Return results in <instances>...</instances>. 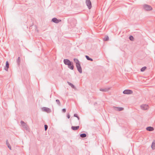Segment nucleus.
Instances as JSON below:
<instances>
[{
	"mask_svg": "<svg viewBox=\"0 0 155 155\" xmlns=\"http://www.w3.org/2000/svg\"><path fill=\"white\" fill-rule=\"evenodd\" d=\"M21 126L24 129L26 130H28L29 129V127L27 124L23 121L21 120Z\"/></svg>",
	"mask_w": 155,
	"mask_h": 155,
	"instance_id": "1",
	"label": "nucleus"
},
{
	"mask_svg": "<svg viewBox=\"0 0 155 155\" xmlns=\"http://www.w3.org/2000/svg\"><path fill=\"white\" fill-rule=\"evenodd\" d=\"M143 8L146 11H150L152 10V8L151 6L148 5H144Z\"/></svg>",
	"mask_w": 155,
	"mask_h": 155,
	"instance_id": "2",
	"label": "nucleus"
},
{
	"mask_svg": "<svg viewBox=\"0 0 155 155\" xmlns=\"http://www.w3.org/2000/svg\"><path fill=\"white\" fill-rule=\"evenodd\" d=\"M86 4L88 8L91 9L92 7L91 2L90 0H86Z\"/></svg>",
	"mask_w": 155,
	"mask_h": 155,
	"instance_id": "3",
	"label": "nucleus"
},
{
	"mask_svg": "<svg viewBox=\"0 0 155 155\" xmlns=\"http://www.w3.org/2000/svg\"><path fill=\"white\" fill-rule=\"evenodd\" d=\"M63 61L65 64L69 65V66L71 64V62H72L68 59H64Z\"/></svg>",
	"mask_w": 155,
	"mask_h": 155,
	"instance_id": "4",
	"label": "nucleus"
},
{
	"mask_svg": "<svg viewBox=\"0 0 155 155\" xmlns=\"http://www.w3.org/2000/svg\"><path fill=\"white\" fill-rule=\"evenodd\" d=\"M76 66L78 72L81 74L82 73V69L81 66L80 64H76Z\"/></svg>",
	"mask_w": 155,
	"mask_h": 155,
	"instance_id": "5",
	"label": "nucleus"
},
{
	"mask_svg": "<svg viewBox=\"0 0 155 155\" xmlns=\"http://www.w3.org/2000/svg\"><path fill=\"white\" fill-rule=\"evenodd\" d=\"M123 93L124 94H131L133 93V91L131 90H125L123 91Z\"/></svg>",
	"mask_w": 155,
	"mask_h": 155,
	"instance_id": "6",
	"label": "nucleus"
},
{
	"mask_svg": "<svg viewBox=\"0 0 155 155\" xmlns=\"http://www.w3.org/2000/svg\"><path fill=\"white\" fill-rule=\"evenodd\" d=\"M43 111L46 112L48 113H50L51 112V110L49 108L44 107L42 108Z\"/></svg>",
	"mask_w": 155,
	"mask_h": 155,
	"instance_id": "7",
	"label": "nucleus"
},
{
	"mask_svg": "<svg viewBox=\"0 0 155 155\" xmlns=\"http://www.w3.org/2000/svg\"><path fill=\"white\" fill-rule=\"evenodd\" d=\"M61 20L60 19H58L56 18H54L52 19V21L55 23H58L59 22L61 21Z\"/></svg>",
	"mask_w": 155,
	"mask_h": 155,
	"instance_id": "8",
	"label": "nucleus"
},
{
	"mask_svg": "<svg viewBox=\"0 0 155 155\" xmlns=\"http://www.w3.org/2000/svg\"><path fill=\"white\" fill-rule=\"evenodd\" d=\"M141 107L142 110H146L148 108L149 106L147 104H143L141 106Z\"/></svg>",
	"mask_w": 155,
	"mask_h": 155,
	"instance_id": "9",
	"label": "nucleus"
},
{
	"mask_svg": "<svg viewBox=\"0 0 155 155\" xmlns=\"http://www.w3.org/2000/svg\"><path fill=\"white\" fill-rule=\"evenodd\" d=\"M113 108L115 110L118 111H121L124 109V108L122 107H118L114 106Z\"/></svg>",
	"mask_w": 155,
	"mask_h": 155,
	"instance_id": "10",
	"label": "nucleus"
},
{
	"mask_svg": "<svg viewBox=\"0 0 155 155\" xmlns=\"http://www.w3.org/2000/svg\"><path fill=\"white\" fill-rule=\"evenodd\" d=\"M9 68V63L8 61H7L6 62L5 66L4 67V69L7 71H8V69Z\"/></svg>",
	"mask_w": 155,
	"mask_h": 155,
	"instance_id": "11",
	"label": "nucleus"
},
{
	"mask_svg": "<svg viewBox=\"0 0 155 155\" xmlns=\"http://www.w3.org/2000/svg\"><path fill=\"white\" fill-rule=\"evenodd\" d=\"M79 128V126H73L71 127V129L74 130H77Z\"/></svg>",
	"mask_w": 155,
	"mask_h": 155,
	"instance_id": "12",
	"label": "nucleus"
},
{
	"mask_svg": "<svg viewBox=\"0 0 155 155\" xmlns=\"http://www.w3.org/2000/svg\"><path fill=\"white\" fill-rule=\"evenodd\" d=\"M110 89V88H100V91H102L107 92Z\"/></svg>",
	"mask_w": 155,
	"mask_h": 155,
	"instance_id": "13",
	"label": "nucleus"
},
{
	"mask_svg": "<svg viewBox=\"0 0 155 155\" xmlns=\"http://www.w3.org/2000/svg\"><path fill=\"white\" fill-rule=\"evenodd\" d=\"M146 130L149 131H153L154 129L153 128L151 127H148L146 128Z\"/></svg>",
	"mask_w": 155,
	"mask_h": 155,
	"instance_id": "14",
	"label": "nucleus"
},
{
	"mask_svg": "<svg viewBox=\"0 0 155 155\" xmlns=\"http://www.w3.org/2000/svg\"><path fill=\"white\" fill-rule=\"evenodd\" d=\"M68 68L70 69H71L73 70L74 69V66L73 64V63L72 62H71V65H68Z\"/></svg>",
	"mask_w": 155,
	"mask_h": 155,
	"instance_id": "15",
	"label": "nucleus"
},
{
	"mask_svg": "<svg viewBox=\"0 0 155 155\" xmlns=\"http://www.w3.org/2000/svg\"><path fill=\"white\" fill-rule=\"evenodd\" d=\"M74 62L76 63V65L80 63V62L78 60L77 58H74Z\"/></svg>",
	"mask_w": 155,
	"mask_h": 155,
	"instance_id": "16",
	"label": "nucleus"
},
{
	"mask_svg": "<svg viewBox=\"0 0 155 155\" xmlns=\"http://www.w3.org/2000/svg\"><path fill=\"white\" fill-rule=\"evenodd\" d=\"M67 83L72 88H75V87L74 86L73 84H72V83H71L70 82L68 81L67 82Z\"/></svg>",
	"mask_w": 155,
	"mask_h": 155,
	"instance_id": "17",
	"label": "nucleus"
},
{
	"mask_svg": "<svg viewBox=\"0 0 155 155\" xmlns=\"http://www.w3.org/2000/svg\"><path fill=\"white\" fill-rule=\"evenodd\" d=\"M85 57L89 61H93V60L91 58H90L88 56L86 55Z\"/></svg>",
	"mask_w": 155,
	"mask_h": 155,
	"instance_id": "18",
	"label": "nucleus"
},
{
	"mask_svg": "<svg viewBox=\"0 0 155 155\" xmlns=\"http://www.w3.org/2000/svg\"><path fill=\"white\" fill-rule=\"evenodd\" d=\"M86 136H87V135H86V134H84V133L80 135V136L81 138L85 137H86Z\"/></svg>",
	"mask_w": 155,
	"mask_h": 155,
	"instance_id": "19",
	"label": "nucleus"
},
{
	"mask_svg": "<svg viewBox=\"0 0 155 155\" xmlns=\"http://www.w3.org/2000/svg\"><path fill=\"white\" fill-rule=\"evenodd\" d=\"M109 38L108 36H106L104 38L103 40L104 41H107L109 40Z\"/></svg>",
	"mask_w": 155,
	"mask_h": 155,
	"instance_id": "20",
	"label": "nucleus"
},
{
	"mask_svg": "<svg viewBox=\"0 0 155 155\" xmlns=\"http://www.w3.org/2000/svg\"><path fill=\"white\" fill-rule=\"evenodd\" d=\"M20 57H18V59L17 60V62L18 64V65H19L20 64Z\"/></svg>",
	"mask_w": 155,
	"mask_h": 155,
	"instance_id": "21",
	"label": "nucleus"
},
{
	"mask_svg": "<svg viewBox=\"0 0 155 155\" xmlns=\"http://www.w3.org/2000/svg\"><path fill=\"white\" fill-rule=\"evenodd\" d=\"M56 102L57 103L59 106H60L61 105V103L59 100H58V99L56 100Z\"/></svg>",
	"mask_w": 155,
	"mask_h": 155,
	"instance_id": "22",
	"label": "nucleus"
},
{
	"mask_svg": "<svg viewBox=\"0 0 155 155\" xmlns=\"http://www.w3.org/2000/svg\"><path fill=\"white\" fill-rule=\"evenodd\" d=\"M146 68L147 67H144L141 69L140 71L142 72L144 71Z\"/></svg>",
	"mask_w": 155,
	"mask_h": 155,
	"instance_id": "23",
	"label": "nucleus"
},
{
	"mask_svg": "<svg viewBox=\"0 0 155 155\" xmlns=\"http://www.w3.org/2000/svg\"><path fill=\"white\" fill-rule=\"evenodd\" d=\"M151 147L153 149H155V143L153 142L152 143Z\"/></svg>",
	"mask_w": 155,
	"mask_h": 155,
	"instance_id": "24",
	"label": "nucleus"
},
{
	"mask_svg": "<svg viewBox=\"0 0 155 155\" xmlns=\"http://www.w3.org/2000/svg\"><path fill=\"white\" fill-rule=\"evenodd\" d=\"M6 143L8 146V147L10 149V144L9 143L8 140H6Z\"/></svg>",
	"mask_w": 155,
	"mask_h": 155,
	"instance_id": "25",
	"label": "nucleus"
},
{
	"mask_svg": "<svg viewBox=\"0 0 155 155\" xmlns=\"http://www.w3.org/2000/svg\"><path fill=\"white\" fill-rule=\"evenodd\" d=\"M129 39L130 40L133 41L134 40V38L132 36H130L129 37Z\"/></svg>",
	"mask_w": 155,
	"mask_h": 155,
	"instance_id": "26",
	"label": "nucleus"
},
{
	"mask_svg": "<svg viewBox=\"0 0 155 155\" xmlns=\"http://www.w3.org/2000/svg\"><path fill=\"white\" fill-rule=\"evenodd\" d=\"M44 127H45V131L47 130V129L48 128V126L46 124H45V125Z\"/></svg>",
	"mask_w": 155,
	"mask_h": 155,
	"instance_id": "27",
	"label": "nucleus"
},
{
	"mask_svg": "<svg viewBox=\"0 0 155 155\" xmlns=\"http://www.w3.org/2000/svg\"><path fill=\"white\" fill-rule=\"evenodd\" d=\"M62 111L63 112L65 113L66 111V110L65 108H63L62 110Z\"/></svg>",
	"mask_w": 155,
	"mask_h": 155,
	"instance_id": "28",
	"label": "nucleus"
},
{
	"mask_svg": "<svg viewBox=\"0 0 155 155\" xmlns=\"http://www.w3.org/2000/svg\"><path fill=\"white\" fill-rule=\"evenodd\" d=\"M74 116L77 117L78 116L77 114H74Z\"/></svg>",
	"mask_w": 155,
	"mask_h": 155,
	"instance_id": "29",
	"label": "nucleus"
},
{
	"mask_svg": "<svg viewBox=\"0 0 155 155\" xmlns=\"http://www.w3.org/2000/svg\"><path fill=\"white\" fill-rule=\"evenodd\" d=\"M70 117V116L69 114H68L67 115V117L68 119H69Z\"/></svg>",
	"mask_w": 155,
	"mask_h": 155,
	"instance_id": "30",
	"label": "nucleus"
},
{
	"mask_svg": "<svg viewBox=\"0 0 155 155\" xmlns=\"http://www.w3.org/2000/svg\"><path fill=\"white\" fill-rule=\"evenodd\" d=\"M77 118H78V120H80V117H79L78 116V117H77Z\"/></svg>",
	"mask_w": 155,
	"mask_h": 155,
	"instance_id": "31",
	"label": "nucleus"
},
{
	"mask_svg": "<svg viewBox=\"0 0 155 155\" xmlns=\"http://www.w3.org/2000/svg\"><path fill=\"white\" fill-rule=\"evenodd\" d=\"M97 104V102H95L94 103V105H95L96 104Z\"/></svg>",
	"mask_w": 155,
	"mask_h": 155,
	"instance_id": "32",
	"label": "nucleus"
},
{
	"mask_svg": "<svg viewBox=\"0 0 155 155\" xmlns=\"http://www.w3.org/2000/svg\"><path fill=\"white\" fill-rule=\"evenodd\" d=\"M8 86L9 87V86H10V85L9 84H8Z\"/></svg>",
	"mask_w": 155,
	"mask_h": 155,
	"instance_id": "33",
	"label": "nucleus"
},
{
	"mask_svg": "<svg viewBox=\"0 0 155 155\" xmlns=\"http://www.w3.org/2000/svg\"><path fill=\"white\" fill-rule=\"evenodd\" d=\"M10 150H11V146H10Z\"/></svg>",
	"mask_w": 155,
	"mask_h": 155,
	"instance_id": "34",
	"label": "nucleus"
}]
</instances>
